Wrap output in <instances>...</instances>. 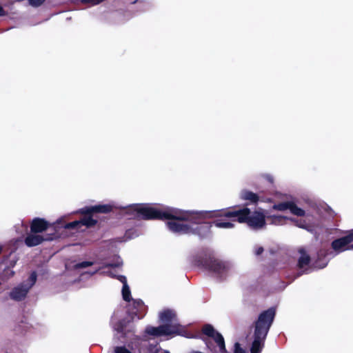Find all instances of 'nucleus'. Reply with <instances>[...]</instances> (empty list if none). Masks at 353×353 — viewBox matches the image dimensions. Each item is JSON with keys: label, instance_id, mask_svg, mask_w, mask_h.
I'll list each match as a JSON object with an SVG mask.
<instances>
[{"label": "nucleus", "instance_id": "obj_1", "mask_svg": "<svg viewBox=\"0 0 353 353\" xmlns=\"http://www.w3.org/2000/svg\"><path fill=\"white\" fill-rule=\"evenodd\" d=\"M127 213L132 216L143 219H170L167 223L170 231L178 234H196L201 237L205 236L210 231L208 223H202L204 218L208 216H219L220 219L214 221L213 225L219 228H232L234 223L238 221L236 218L226 216V214L236 210L212 211V212H185L179 209L168 207H152L145 204H133L130 205Z\"/></svg>", "mask_w": 353, "mask_h": 353}, {"label": "nucleus", "instance_id": "obj_2", "mask_svg": "<svg viewBox=\"0 0 353 353\" xmlns=\"http://www.w3.org/2000/svg\"><path fill=\"white\" fill-rule=\"evenodd\" d=\"M159 319L163 325L158 327L148 326L145 332L154 337L174 336L183 335L184 329L178 323L175 312L172 310H165L159 313Z\"/></svg>", "mask_w": 353, "mask_h": 353}, {"label": "nucleus", "instance_id": "obj_3", "mask_svg": "<svg viewBox=\"0 0 353 353\" xmlns=\"http://www.w3.org/2000/svg\"><path fill=\"white\" fill-rule=\"evenodd\" d=\"M275 310L270 308L262 312L256 322L254 329V339L251 347V353H260L264 345V341L268 330L273 322Z\"/></svg>", "mask_w": 353, "mask_h": 353}, {"label": "nucleus", "instance_id": "obj_4", "mask_svg": "<svg viewBox=\"0 0 353 353\" xmlns=\"http://www.w3.org/2000/svg\"><path fill=\"white\" fill-rule=\"evenodd\" d=\"M227 217L236 218L239 223H247L248 225L254 229L259 230L263 228L265 225L267 215L263 211H254L251 212L248 208L230 212L226 214Z\"/></svg>", "mask_w": 353, "mask_h": 353}, {"label": "nucleus", "instance_id": "obj_5", "mask_svg": "<svg viewBox=\"0 0 353 353\" xmlns=\"http://www.w3.org/2000/svg\"><path fill=\"white\" fill-rule=\"evenodd\" d=\"M112 210V206L110 205H99L92 207H86L81 210V213L86 214L88 216H85L79 221H74L64 225L65 230L79 229L81 225L87 227L92 226L96 224L97 221L93 219L90 215L93 212H102L106 213Z\"/></svg>", "mask_w": 353, "mask_h": 353}, {"label": "nucleus", "instance_id": "obj_6", "mask_svg": "<svg viewBox=\"0 0 353 353\" xmlns=\"http://www.w3.org/2000/svg\"><path fill=\"white\" fill-rule=\"evenodd\" d=\"M201 265L220 278L225 277L230 269L228 263L211 257L201 263Z\"/></svg>", "mask_w": 353, "mask_h": 353}, {"label": "nucleus", "instance_id": "obj_7", "mask_svg": "<svg viewBox=\"0 0 353 353\" xmlns=\"http://www.w3.org/2000/svg\"><path fill=\"white\" fill-rule=\"evenodd\" d=\"M37 281V274L33 272L31 273L26 283H23L14 288L10 292V298L15 301H21L24 299L29 290L34 285Z\"/></svg>", "mask_w": 353, "mask_h": 353}, {"label": "nucleus", "instance_id": "obj_8", "mask_svg": "<svg viewBox=\"0 0 353 353\" xmlns=\"http://www.w3.org/2000/svg\"><path fill=\"white\" fill-rule=\"evenodd\" d=\"M353 241V230L348 231L347 235L334 240L332 243V249L337 253L349 250V244Z\"/></svg>", "mask_w": 353, "mask_h": 353}, {"label": "nucleus", "instance_id": "obj_9", "mask_svg": "<svg viewBox=\"0 0 353 353\" xmlns=\"http://www.w3.org/2000/svg\"><path fill=\"white\" fill-rule=\"evenodd\" d=\"M203 332L205 335L214 339L215 342L219 345L220 350L221 352H224L225 350L223 337L222 336V335L221 334H219V332L215 331V330L214 329V327L212 325H205L203 327Z\"/></svg>", "mask_w": 353, "mask_h": 353}, {"label": "nucleus", "instance_id": "obj_10", "mask_svg": "<svg viewBox=\"0 0 353 353\" xmlns=\"http://www.w3.org/2000/svg\"><path fill=\"white\" fill-rule=\"evenodd\" d=\"M273 209L279 211H285L289 210L290 212L298 216H303L305 215V212L302 209L298 208L294 203L292 202H283L275 204Z\"/></svg>", "mask_w": 353, "mask_h": 353}, {"label": "nucleus", "instance_id": "obj_11", "mask_svg": "<svg viewBox=\"0 0 353 353\" xmlns=\"http://www.w3.org/2000/svg\"><path fill=\"white\" fill-rule=\"evenodd\" d=\"M146 310V307L143 302L140 299H133L132 303V308L130 309V313L132 319L134 320L135 317L137 319H140L143 317Z\"/></svg>", "mask_w": 353, "mask_h": 353}, {"label": "nucleus", "instance_id": "obj_12", "mask_svg": "<svg viewBox=\"0 0 353 353\" xmlns=\"http://www.w3.org/2000/svg\"><path fill=\"white\" fill-rule=\"evenodd\" d=\"M93 265L92 262L90 261H83L81 263H78L74 264L72 268H74V271L77 274H80L81 276H90L91 275L94 274V273L97 272L98 271H100L101 269H95L93 272H86L83 270L89 266H91Z\"/></svg>", "mask_w": 353, "mask_h": 353}, {"label": "nucleus", "instance_id": "obj_13", "mask_svg": "<svg viewBox=\"0 0 353 353\" xmlns=\"http://www.w3.org/2000/svg\"><path fill=\"white\" fill-rule=\"evenodd\" d=\"M54 237L53 235L43 238L40 234H32L26 238L25 243L28 247H32L40 244L43 241L52 240Z\"/></svg>", "mask_w": 353, "mask_h": 353}, {"label": "nucleus", "instance_id": "obj_14", "mask_svg": "<svg viewBox=\"0 0 353 353\" xmlns=\"http://www.w3.org/2000/svg\"><path fill=\"white\" fill-rule=\"evenodd\" d=\"M48 227V223L42 219H34L31 224V231L34 233L42 232Z\"/></svg>", "mask_w": 353, "mask_h": 353}, {"label": "nucleus", "instance_id": "obj_15", "mask_svg": "<svg viewBox=\"0 0 353 353\" xmlns=\"http://www.w3.org/2000/svg\"><path fill=\"white\" fill-rule=\"evenodd\" d=\"M117 279L123 283L122 296L125 301H130V290L127 284V280L124 276H118Z\"/></svg>", "mask_w": 353, "mask_h": 353}, {"label": "nucleus", "instance_id": "obj_16", "mask_svg": "<svg viewBox=\"0 0 353 353\" xmlns=\"http://www.w3.org/2000/svg\"><path fill=\"white\" fill-rule=\"evenodd\" d=\"M266 220L271 224L283 225L288 220V218L281 215H267Z\"/></svg>", "mask_w": 353, "mask_h": 353}, {"label": "nucleus", "instance_id": "obj_17", "mask_svg": "<svg viewBox=\"0 0 353 353\" xmlns=\"http://www.w3.org/2000/svg\"><path fill=\"white\" fill-rule=\"evenodd\" d=\"M241 198L245 201H248L252 203H256L259 201L257 194L248 190H243L241 193Z\"/></svg>", "mask_w": 353, "mask_h": 353}, {"label": "nucleus", "instance_id": "obj_18", "mask_svg": "<svg viewBox=\"0 0 353 353\" xmlns=\"http://www.w3.org/2000/svg\"><path fill=\"white\" fill-rule=\"evenodd\" d=\"M299 253L301 256L299 259V267L300 268H303L309 264L310 258L303 249H300Z\"/></svg>", "mask_w": 353, "mask_h": 353}, {"label": "nucleus", "instance_id": "obj_19", "mask_svg": "<svg viewBox=\"0 0 353 353\" xmlns=\"http://www.w3.org/2000/svg\"><path fill=\"white\" fill-rule=\"evenodd\" d=\"M121 264H122V261H121V259L118 256L116 259V262H114L113 263L107 264L104 267V269L103 270H101V273L102 274H107L108 275H109L111 277H116V275L114 274H113L111 271L105 270V269H107V268L109 269L110 268H112V267H119Z\"/></svg>", "mask_w": 353, "mask_h": 353}, {"label": "nucleus", "instance_id": "obj_20", "mask_svg": "<svg viewBox=\"0 0 353 353\" xmlns=\"http://www.w3.org/2000/svg\"><path fill=\"white\" fill-rule=\"evenodd\" d=\"M112 323L113 325V328L118 332H122L124 331V326L122 323H119V325H116L114 323V319H112Z\"/></svg>", "mask_w": 353, "mask_h": 353}, {"label": "nucleus", "instance_id": "obj_21", "mask_svg": "<svg viewBox=\"0 0 353 353\" xmlns=\"http://www.w3.org/2000/svg\"><path fill=\"white\" fill-rule=\"evenodd\" d=\"M114 353H131L125 347H116L114 348Z\"/></svg>", "mask_w": 353, "mask_h": 353}, {"label": "nucleus", "instance_id": "obj_22", "mask_svg": "<svg viewBox=\"0 0 353 353\" xmlns=\"http://www.w3.org/2000/svg\"><path fill=\"white\" fill-rule=\"evenodd\" d=\"M292 221L294 222V223L300 227V228H307V225L306 223H305V221L303 222L302 221H299L298 220H296V219H291Z\"/></svg>", "mask_w": 353, "mask_h": 353}, {"label": "nucleus", "instance_id": "obj_23", "mask_svg": "<svg viewBox=\"0 0 353 353\" xmlns=\"http://www.w3.org/2000/svg\"><path fill=\"white\" fill-rule=\"evenodd\" d=\"M234 353H244V350L241 347L240 344L239 343H236L234 344Z\"/></svg>", "mask_w": 353, "mask_h": 353}, {"label": "nucleus", "instance_id": "obj_24", "mask_svg": "<svg viewBox=\"0 0 353 353\" xmlns=\"http://www.w3.org/2000/svg\"><path fill=\"white\" fill-rule=\"evenodd\" d=\"M45 0H29L30 3L33 6H39L44 2Z\"/></svg>", "mask_w": 353, "mask_h": 353}, {"label": "nucleus", "instance_id": "obj_25", "mask_svg": "<svg viewBox=\"0 0 353 353\" xmlns=\"http://www.w3.org/2000/svg\"><path fill=\"white\" fill-rule=\"evenodd\" d=\"M103 0H83L85 3H91L92 5L98 4Z\"/></svg>", "mask_w": 353, "mask_h": 353}, {"label": "nucleus", "instance_id": "obj_26", "mask_svg": "<svg viewBox=\"0 0 353 353\" xmlns=\"http://www.w3.org/2000/svg\"><path fill=\"white\" fill-rule=\"evenodd\" d=\"M327 264V261H323L321 264H319V262H316V267L318 268H325Z\"/></svg>", "mask_w": 353, "mask_h": 353}, {"label": "nucleus", "instance_id": "obj_27", "mask_svg": "<svg viewBox=\"0 0 353 353\" xmlns=\"http://www.w3.org/2000/svg\"><path fill=\"white\" fill-rule=\"evenodd\" d=\"M263 248L262 247H259V248H256V250H255V254L259 255L263 252Z\"/></svg>", "mask_w": 353, "mask_h": 353}, {"label": "nucleus", "instance_id": "obj_28", "mask_svg": "<svg viewBox=\"0 0 353 353\" xmlns=\"http://www.w3.org/2000/svg\"><path fill=\"white\" fill-rule=\"evenodd\" d=\"M14 274V272L12 271V270H9L8 272V279L13 276Z\"/></svg>", "mask_w": 353, "mask_h": 353}, {"label": "nucleus", "instance_id": "obj_29", "mask_svg": "<svg viewBox=\"0 0 353 353\" xmlns=\"http://www.w3.org/2000/svg\"><path fill=\"white\" fill-rule=\"evenodd\" d=\"M6 14V12L3 9L1 6H0V17L4 16Z\"/></svg>", "mask_w": 353, "mask_h": 353}, {"label": "nucleus", "instance_id": "obj_30", "mask_svg": "<svg viewBox=\"0 0 353 353\" xmlns=\"http://www.w3.org/2000/svg\"><path fill=\"white\" fill-rule=\"evenodd\" d=\"M157 353H168L167 352L163 350H157Z\"/></svg>", "mask_w": 353, "mask_h": 353}, {"label": "nucleus", "instance_id": "obj_31", "mask_svg": "<svg viewBox=\"0 0 353 353\" xmlns=\"http://www.w3.org/2000/svg\"><path fill=\"white\" fill-rule=\"evenodd\" d=\"M66 269H70L71 268L70 265L66 264L65 265Z\"/></svg>", "mask_w": 353, "mask_h": 353}, {"label": "nucleus", "instance_id": "obj_32", "mask_svg": "<svg viewBox=\"0 0 353 353\" xmlns=\"http://www.w3.org/2000/svg\"><path fill=\"white\" fill-rule=\"evenodd\" d=\"M352 249H353V244L351 245H349V250H352Z\"/></svg>", "mask_w": 353, "mask_h": 353}, {"label": "nucleus", "instance_id": "obj_33", "mask_svg": "<svg viewBox=\"0 0 353 353\" xmlns=\"http://www.w3.org/2000/svg\"><path fill=\"white\" fill-rule=\"evenodd\" d=\"M268 180H269L270 182H272V178H271V177H270V176L268 177Z\"/></svg>", "mask_w": 353, "mask_h": 353}, {"label": "nucleus", "instance_id": "obj_34", "mask_svg": "<svg viewBox=\"0 0 353 353\" xmlns=\"http://www.w3.org/2000/svg\"><path fill=\"white\" fill-rule=\"evenodd\" d=\"M60 224V221H58L57 225H59Z\"/></svg>", "mask_w": 353, "mask_h": 353}]
</instances>
